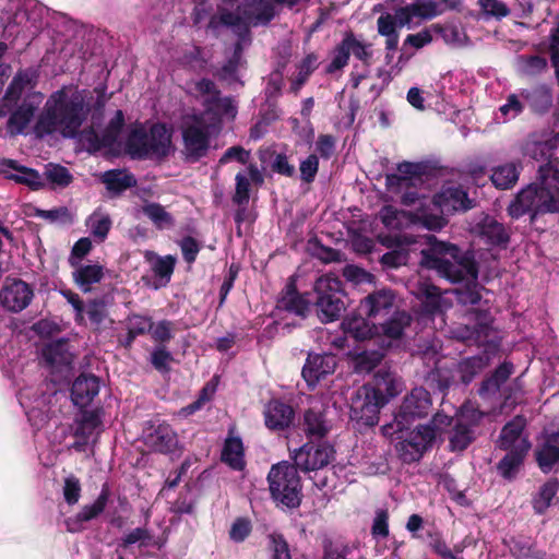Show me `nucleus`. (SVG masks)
I'll return each instance as SVG.
<instances>
[{
    "mask_svg": "<svg viewBox=\"0 0 559 559\" xmlns=\"http://www.w3.org/2000/svg\"><path fill=\"white\" fill-rule=\"evenodd\" d=\"M427 243L429 247L420 252V265L453 284L466 282L464 287L455 290L457 301L464 306L479 304L484 286L478 283L479 264L475 250H463L457 245L441 241L433 235L427 237Z\"/></svg>",
    "mask_w": 559,
    "mask_h": 559,
    "instance_id": "f257e3e1",
    "label": "nucleus"
},
{
    "mask_svg": "<svg viewBox=\"0 0 559 559\" xmlns=\"http://www.w3.org/2000/svg\"><path fill=\"white\" fill-rule=\"evenodd\" d=\"M401 392L394 373L378 370L372 379L359 386L349 404V419L358 429L379 424L381 409Z\"/></svg>",
    "mask_w": 559,
    "mask_h": 559,
    "instance_id": "f03ea898",
    "label": "nucleus"
},
{
    "mask_svg": "<svg viewBox=\"0 0 559 559\" xmlns=\"http://www.w3.org/2000/svg\"><path fill=\"white\" fill-rule=\"evenodd\" d=\"M90 106L81 92L68 96L58 91L46 103L45 112L36 122L37 134H51L60 130L64 138H75L90 115Z\"/></svg>",
    "mask_w": 559,
    "mask_h": 559,
    "instance_id": "7ed1b4c3",
    "label": "nucleus"
},
{
    "mask_svg": "<svg viewBox=\"0 0 559 559\" xmlns=\"http://www.w3.org/2000/svg\"><path fill=\"white\" fill-rule=\"evenodd\" d=\"M171 130L163 122L153 123L148 131L143 127L132 129L126 140V150L134 159L163 160L173 151Z\"/></svg>",
    "mask_w": 559,
    "mask_h": 559,
    "instance_id": "20e7f679",
    "label": "nucleus"
},
{
    "mask_svg": "<svg viewBox=\"0 0 559 559\" xmlns=\"http://www.w3.org/2000/svg\"><path fill=\"white\" fill-rule=\"evenodd\" d=\"M298 468L288 461L273 464L267 474L271 498L276 506L296 509L302 500V484Z\"/></svg>",
    "mask_w": 559,
    "mask_h": 559,
    "instance_id": "39448f33",
    "label": "nucleus"
},
{
    "mask_svg": "<svg viewBox=\"0 0 559 559\" xmlns=\"http://www.w3.org/2000/svg\"><path fill=\"white\" fill-rule=\"evenodd\" d=\"M432 407L431 394L423 386L414 388L407 393L394 413L392 423L384 424L381 427L382 435L393 437L395 433H402L419 419L427 417Z\"/></svg>",
    "mask_w": 559,
    "mask_h": 559,
    "instance_id": "423d86ee",
    "label": "nucleus"
},
{
    "mask_svg": "<svg viewBox=\"0 0 559 559\" xmlns=\"http://www.w3.org/2000/svg\"><path fill=\"white\" fill-rule=\"evenodd\" d=\"M537 179L538 183L528 185L519 191L509 204L507 212L513 219H519L532 211L539 203L542 194L546 192L555 194V190H559V169L550 163L539 166Z\"/></svg>",
    "mask_w": 559,
    "mask_h": 559,
    "instance_id": "0eeeda50",
    "label": "nucleus"
},
{
    "mask_svg": "<svg viewBox=\"0 0 559 559\" xmlns=\"http://www.w3.org/2000/svg\"><path fill=\"white\" fill-rule=\"evenodd\" d=\"M396 169L397 174L385 176V186L390 192L401 193V204L413 206L420 200L417 187L424 182L427 166L423 163L402 162Z\"/></svg>",
    "mask_w": 559,
    "mask_h": 559,
    "instance_id": "6e6552de",
    "label": "nucleus"
},
{
    "mask_svg": "<svg viewBox=\"0 0 559 559\" xmlns=\"http://www.w3.org/2000/svg\"><path fill=\"white\" fill-rule=\"evenodd\" d=\"M314 292L317 294L316 306L321 320L323 322L337 320L345 310V293L342 281L333 274L322 275L314 283Z\"/></svg>",
    "mask_w": 559,
    "mask_h": 559,
    "instance_id": "1a4fd4ad",
    "label": "nucleus"
},
{
    "mask_svg": "<svg viewBox=\"0 0 559 559\" xmlns=\"http://www.w3.org/2000/svg\"><path fill=\"white\" fill-rule=\"evenodd\" d=\"M335 448L332 443L323 440L314 442L309 440L300 448L290 453L293 463L304 473L314 472L326 467L335 460Z\"/></svg>",
    "mask_w": 559,
    "mask_h": 559,
    "instance_id": "9d476101",
    "label": "nucleus"
},
{
    "mask_svg": "<svg viewBox=\"0 0 559 559\" xmlns=\"http://www.w3.org/2000/svg\"><path fill=\"white\" fill-rule=\"evenodd\" d=\"M484 413L477 408L461 407L454 417V424L449 431V448L452 452L466 450L477 438Z\"/></svg>",
    "mask_w": 559,
    "mask_h": 559,
    "instance_id": "9b49d317",
    "label": "nucleus"
},
{
    "mask_svg": "<svg viewBox=\"0 0 559 559\" xmlns=\"http://www.w3.org/2000/svg\"><path fill=\"white\" fill-rule=\"evenodd\" d=\"M181 155L186 163L195 164L206 157L211 148V134L200 117L194 116L192 123L181 129Z\"/></svg>",
    "mask_w": 559,
    "mask_h": 559,
    "instance_id": "f8f14e48",
    "label": "nucleus"
},
{
    "mask_svg": "<svg viewBox=\"0 0 559 559\" xmlns=\"http://www.w3.org/2000/svg\"><path fill=\"white\" fill-rule=\"evenodd\" d=\"M144 444L155 453L174 454L179 448L175 429L166 421H148L143 435Z\"/></svg>",
    "mask_w": 559,
    "mask_h": 559,
    "instance_id": "ddd939ff",
    "label": "nucleus"
},
{
    "mask_svg": "<svg viewBox=\"0 0 559 559\" xmlns=\"http://www.w3.org/2000/svg\"><path fill=\"white\" fill-rule=\"evenodd\" d=\"M34 298L33 287L21 278L7 277L0 290V302L4 309L17 313L27 308Z\"/></svg>",
    "mask_w": 559,
    "mask_h": 559,
    "instance_id": "4468645a",
    "label": "nucleus"
},
{
    "mask_svg": "<svg viewBox=\"0 0 559 559\" xmlns=\"http://www.w3.org/2000/svg\"><path fill=\"white\" fill-rule=\"evenodd\" d=\"M336 366L337 358L334 354L309 353L301 376L308 388L313 390L321 380L334 373Z\"/></svg>",
    "mask_w": 559,
    "mask_h": 559,
    "instance_id": "2eb2a0df",
    "label": "nucleus"
},
{
    "mask_svg": "<svg viewBox=\"0 0 559 559\" xmlns=\"http://www.w3.org/2000/svg\"><path fill=\"white\" fill-rule=\"evenodd\" d=\"M431 202L442 214L466 212L474 207V201L468 198V193L460 185L443 186L432 197Z\"/></svg>",
    "mask_w": 559,
    "mask_h": 559,
    "instance_id": "dca6fc26",
    "label": "nucleus"
},
{
    "mask_svg": "<svg viewBox=\"0 0 559 559\" xmlns=\"http://www.w3.org/2000/svg\"><path fill=\"white\" fill-rule=\"evenodd\" d=\"M277 309L306 319L311 312V301L297 289L295 276H289L277 299Z\"/></svg>",
    "mask_w": 559,
    "mask_h": 559,
    "instance_id": "f3484780",
    "label": "nucleus"
},
{
    "mask_svg": "<svg viewBox=\"0 0 559 559\" xmlns=\"http://www.w3.org/2000/svg\"><path fill=\"white\" fill-rule=\"evenodd\" d=\"M264 425L274 432L288 429L295 420L294 407L278 399L267 402L263 409Z\"/></svg>",
    "mask_w": 559,
    "mask_h": 559,
    "instance_id": "a211bd4d",
    "label": "nucleus"
},
{
    "mask_svg": "<svg viewBox=\"0 0 559 559\" xmlns=\"http://www.w3.org/2000/svg\"><path fill=\"white\" fill-rule=\"evenodd\" d=\"M535 461L544 474L559 466V430L544 432L534 452Z\"/></svg>",
    "mask_w": 559,
    "mask_h": 559,
    "instance_id": "6ab92c4d",
    "label": "nucleus"
},
{
    "mask_svg": "<svg viewBox=\"0 0 559 559\" xmlns=\"http://www.w3.org/2000/svg\"><path fill=\"white\" fill-rule=\"evenodd\" d=\"M526 428V418L523 415H516L501 428L496 448L499 450H511L520 447L523 442L527 444V450L532 449V442L527 436H523Z\"/></svg>",
    "mask_w": 559,
    "mask_h": 559,
    "instance_id": "aec40b11",
    "label": "nucleus"
},
{
    "mask_svg": "<svg viewBox=\"0 0 559 559\" xmlns=\"http://www.w3.org/2000/svg\"><path fill=\"white\" fill-rule=\"evenodd\" d=\"M471 314H473L475 323L460 330L461 338L465 342L484 345L492 331L491 313L488 309H473Z\"/></svg>",
    "mask_w": 559,
    "mask_h": 559,
    "instance_id": "412c9836",
    "label": "nucleus"
},
{
    "mask_svg": "<svg viewBox=\"0 0 559 559\" xmlns=\"http://www.w3.org/2000/svg\"><path fill=\"white\" fill-rule=\"evenodd\" d=\"M506 454L496 464L498 475L506 481H514L524 467L525 460L530 453L524 442L511 450H503Z\"/></svg>",
    "mask_w": 559,
    "mask_h": 559,
    "instance_id": "4be33fe9",
    "label": "nucleus"
},
{
    "mask_svg": "<svg viewBox=\"0 0 559 559\" xmlns=\"http://www.w3.org/2000/svg\"><path fill=\"white\" fill-rule=\"evenodd\" d=\"M0 166L8 167L15 170L17 174L8 173L1 169L5 179L12 180L15 183L28 187L31 190H39L44 188L45 182L43 181L41 175L38 170L21 165L17 160L11 158H0Z\"/></svg>",
    "mask_w": 559,
    "mask_h": 559,
    "instance_id": "5701e85b",
    "label": "nucleus"
},
{
    "mask_svg": "<svg viewBox=\"0 0 559 559\" xmlns=\"http://www.w3.org/2000/svg\"><path fill=\"white\" fill-rule=\"evenodd\" d=\"M99 180L105 185L109 198H118L128 189L138 186L135 176L124 168L106 170L100 175Z\"/></svg>",
    "mask_w": 559,
    "mask_h": 559,
    "instance_id": "b1692460",
    "label": "nucleus"
},
{
    "mask_svg": "<svg viewBox=\"0 0 559 559\" xmlns=\"http://www.w3.org/2000/svg\"><path fill=\"white\" fill-rule=\"evenodd\" d=\"M99 393V379L92 373H81L72 383L71 399L74 405L83 408Z\"/></svg>",
    "mask_w": 559,
    "mask_h": 559,
    "instance_id": "393cba45",
    "label": "nucleus"
},
{
    "mask_svg": "<svg viewBox=\"0 0 559 559\" xmlns=\"http://www.w3.org/2000/svg\"><path fill=\"white\" fill-rule=\"evenodd\" d=\"M394 305V295L390 289H381L366 296L359 304L358 311L368 318L388 314Z\"/></svg>",
    "mask_w": 559,
    "mask_h": 559,
    "instance_id": "a878e982",
    "label": "nucleus"
},
{
    "mask_svg": "<svg viewBox=\"0 0 559 559\" xmlns=\"http://www.w3.org/2000/svg\"><path fill=\"white\" fill-rule=\"evenodd\" d=\"M364 316L365 314L360 311H358V313L347 316L342 322V328L345 334L352 336L356 341L370 340L377 335L379 333L377 324L370 323V318H365Z\"/></svg>",
    "mask_w": 559,
    "mask_h": 559,
    "instance_id": "bb28decb",
    "label": "nucleus"
},
{
    "mask_svg": "<svg viewBox=\"0 0 559 559\" xmlns=\"http://www.w3.org/2000/svg\"><path fill=\"white\" fill-rule=\"evenodd\" d=\"M522 170L521 160L507 162L491 169L490 180L497 189L509 190L516 185Z\"/></svg>",
    "mask_w": 559,
    "mask_h": 559,
    "instance_id": "cd10ccee",
    "label": "nucleus"
},
{
    "mask_svg": "<svg viewBox=\"0 0 559 559\" xmlns=\"http://www.w3.org/2000/svg\"><path fill=\"white\" fill-rule=\"evenodd\" d=\"M477 227L479 236L490 246L506 248L510 242V234L504 225L492 216L486 215Z\"/></svg>",
    "mask_w": 559,
    "mask_h": 559,
    "instance_id": "c85d7f7f",
    "label": "nucleus"
},
{
    "mask_svg": "<svg viewBox=\"0 0 559 559\" xmlns=\"http://www.w3.org/2000/svg\"><path fill=\"white\" fill-rule=\"evenodd\" d=\"M301 425L309 440H322L331 430L325 414L314 408H309L305 412Z\"/></svg>",
    "mask_w": 559,
    "mask_h": 559,
    "instance_id": "c756f323",
    "label": "nucleus"
},
{
    "mask_svg": "<svg viewBox=\"0 0 559 559\" xmlns=\"http://www.w3.org/2000/svg\"><path fill=\"white\" fill-rule=\"evenodd\" d=\"M72 280L76 286L84 293H90L94 284L99 283L104 277V267L99 264L83 265L79 263L72 266Z\"/></svg>",
    "mask_w": 559,
    "mask_h": 559,
    "instance_id": "7c9ffc66",
    "label": "nucleus"
},
{
    "mask_svg": "<svg viewBox=\"0 0 559 559\" xmlns=\"http://www.w3.org/2000/svg\"><path fill=\"white\" fill-rule=\"evenodd\" d=\"M221 461L234 471L245 469V449L239 437L226 438L221 453Z\"/></svg>",
    "mask_w": 559,
    "mask_h": 559,
    "instance_id": "2f4dec72",
    "label": "nucleus"
},
{
    "mask_svg": "<svg viewBox=\"0 0 559 559\" xmlns=\"http://www.w3.org/2000/svg\"><path fill=\"white\" fill-rule=\"evenodd\" d=\"M513 372V365L511 362L504 361L500 364L490 376L485 378L480 386L478 389V394L480 396H486L489 394H496L500 391L502 384H504Z\"/></svg>",
    "mask_w": 559,
    "mask_h": 559,
    "instance_id": "473e14b6",
    "label": "nucleus"
},
{
    "mask_svg": "<svg viewBox=\"0 0 559 559\" xmlns=\"http://www.w3.org/2000/svg\"><path fill=\"white\" fill-rule=\"evenodd\" d=\"M35 114V106L24 102L13 110L8 119V131L11 135L22 134L32 121Z\"/></svg>",
    "mask_w": 559,
    "mask_h": 559,
    "instance_id": "72a5a7b5",
    "label": "nucleus"
},
{
    "mask_svg": "<svg viewBox=\"0 0 559 559\" xmlns=\"http://www.w3.org/2000/svg\"><path fill=\"white\" fill-rule=\"evenodd\" d=\"M141 211L159 230L171 228L175 225L174 216L157 202L145 203Z\"/></svg>",
    "mask_w": 559,
    "mask_h": 559,
    "instance_id": "f704fd0d",
    "label": "nucleus"
},
{
    "mask_svg": "<svg viewBox=\"0 0 559 559\" xmlns=\"http://www.w3.org/2000/svg\"><path fill=\"white\" fill-rule=\"evenodd\" d=\"M558 489L559 480L557 478H551L539 487L537 493L532 499L535 513L544 514L548 510Z\"/></svg>",
    "mask_w": 559,
    "mask_h": 559,
    "instance_id": "c9c22d12",
    "label": "nucleus"
},
{
    "mask_svg": "<svg viewBox=\"0 0 559 559\" xmlns=\"http://www.w3.org/2000/svg\"><path fill=\"white\" fill-rule=\"evenodd\" d=\"M319 58L314 52L308 53L297 66L298 73L292 80L290 92L297 94L300 88L306 84L309 76L317 70L319 67Z\"/></svg>",
    "mask_w": 559,
    "mask_h": 559,
    "instance_id": "e433bc0d",
    "label": "nucleus"
},
{
    "mask_svg": "<svg viewBox=\"0 0 559 559\" xmlns=\"http://www.w3.org/2000/svg\"><path fill=\"white\" fill-rule=\"evenodd\" d=\"M33 83V76L27 71H20L15 74L11 83L9 84L3 102L5 103V106L9 105H16L20 100L24 90L32 85Z\"/></svg>",
    "mask_w": 559,
    "mask_h": 559,
    "instance_id": "4c0bfd02",
    "label": "nucleus"
},
{
    "mask_svg": "<svg viewBox=\"0 0 559 559\" xmlns=\"http://www.w3.org/2000/svg\"><path fill=\"white\" fill-rule=\"evenodd\" d=\"M486 365L487 359L479 355L462 359L457 365L461 382L465 385L469 384Z\"/></svg>",
    "mask_w": 559,
    "mask_h": 559,
    "instance_id": "58836bf2",
    "label": "nucleus"
},
{
    "mask_svg": "<svg viewBox=\"0 0 559 559\" xmlns=\"http://www.w3.org/2000/svg\"><path fill=\"white\" fill-rule=\"evenodd\" d=\"M531 109L536 114H545L552 105V95L548 87L540 85L524 95Z\"/></svg>",
    "mask_w": 559,
    "mask_h": 559,
    "instance_id": "ea45409f",
    "label": "nucleus"
},
{
    "mask_svg": "<svg viewBox=\"0 0 559 559\" xmlns=\"http://www.w3.org/2000/svg\"><path fill=\"white\" fill-rule=\"evenodd\" d=\"M384 354L381 350H362L353 357L354 370L357 373H369L382 361Z\"/></svg>",
    "mask_w": 559,
    "mask_h": 559,
    "instance_id": "a19ab883",
    "label": "nucleus"
},
{
    "mask_svg": "<svg viewBox=\"0 0 559 559\" xmlns=\"http://www.w3.org/2000/svg\"><path fill=\"white\" fill-rule=\"evenodd\" d=\"M409 323L411 316L405 311H397L388 321L381 323V330L386 337L397 340Z\"/></svg>",
    "mask_w": 559,
    "mask_h": 559,
    "instance_id": "79ce46f5",
    "label": "nucleus"
},
{
    "mask_svg": "<svg viewBox=\"0 0 559 559\" xmlns=\"http://www.w3.org/2000/svg\"><path fill=\"white\" fill-rule=\"evenodd\" d=\"M527 214H530L531 223H534L538 215L559 214V190L556 189L555 194L551 192L542 194L539 203Z\"/></svg>",
    "mask_w": 559,
    "mask_h": 559,
    "instance_id": "37998d69",
    "label": "nucleus"
},
{
    "mask_svg": "<svg viewBox=\"0 0 559 559\" xmlns=\"http://www.w3.org/2000/svg\"><path fill=\"white\" fill-rule=\"evenodd\" d=\"M110 498V488L107 483L103 484L102 490L92 504L84 506L80 513L85 522H90L99 516L106 509L108 500Z\"/></svg>",
    "mask_w": 559,
    "mask_h": 559,
    "instance_id": "c03bdc74",
    "label": "nucleus"
},
{
    "mask_svg": "<svg viewBox=\"0 0 559 559\" xmlns=\"http://www.w3.org/2000/svg\"><path fill=\"white\" fill-rule=\"evenodd\" d=\"M91 235L98 241L103 242L112 226V221L108 214L94 212L86 221Z\"/></svg>",
    "mask_w": 559,
    "mask_h": 559,
    "instance_id": "a18cd8bd",
    "label": "nucleus"
},
{
    "mask_svg": "<svg viewBox=\"0 0 559 559\" xmlns=\"http://www.w3.org/2000/svg\"><path fill=\"white\" fill-rule=\"evenodd\" d=\"M404 438L412 443L418 444L425 453L432 447L436 440V430L431 425H418L414 430L407 432Z\"/></svg>",
    "mask_w": 559,
    "mask_h": 559,
    "instance_id": "49530a36",
    "label": "nucleus"
},
{
    "mask_svg": "<svg viewBox=\"0 0 559 559\" xmlns=\"http://www.w3.org/2000/svg\"><path fill=\"white\" fill-rule=\"evenodd\" d=\"M402 433H396L399 439L397 443L395 444V450L397 452L399 459L404 464H412L415 462L420 461V459L424 456V452L421 451V448L418 447L416 443H412L408 440H406Z\"/></svg>",
    "mask_w": 559,
    "mask_h": 559,
    "instance_id": "de8ad7c7",
    "label": "nucleus"
},
{
    "mask_svg": "<svg viewBox=\"0 0 559 559\" xmlns=\"http://www.w3.org/2000/svg\"><path fill=\"white\" fill-rule=\"evenodd\" d=\"M242 25V16L238 12H231L221 5L217 7V14L211 16L207 28L215 32L221 26L236 27Z\"/></svg>",
    "mask_w": 559,
    "mask_h": 559,
    "instance_id": "09e8293b",
    "label": "nucleus"
},
{
    "mask_svg": "<svg viewBox=\"0 0 559 559\" xmlns=\"http://www.w3.org/2000/svg\"><path fill=\"white\" fill-rule=\"evenodd\" d=\"M134 544H139L140 547L157 545L154 535L146 527H135L120 539L119 547L127 549Z\"/></svg>",
    "mask_w": 559,
    "mask_h": 559,
    "instance_id": "8fccbe9b",
    "label": "nucleus"
},
{
    "mask_svg": "<svg viewBox=\"0 0 559 559\" xmlns=\"http://www.w3.org/2000/svg\"><path fill=\"white\" fill-rule=\"evenodd\" d=\"M66 346L67 342L64 340H58L47 344L41 350L43 358L49 366L68 364Z\"/></svg>",
    "mask_w": 559,
    "mask_h": 559,
    "instance_id": "3c124183",
    "label": "nucleus"
},
{
    "mask_svg": "<svg viewBox=\"0 0 559 559\" xmlns=\"http://www.w3.org/2000/svg\"><path fill=\"white\" fill-rule=\"evenodd\" d=\"M102 425V419L97 409L83 411L81 419L78 421L74 436L81 438H88L93 431Z\"/></svg>",
    "mask_w": 559,
    "mask_h": 559,
    "instance_id": "603ef678",
    "label": "nucleus"
},
{
    "mask_svg": "<svg viewBox=\"0 0 559 559\" xmlns=\"http://www.w3.org/2000/svg\"><path fill=\"white\" fill-rule=\"evenodd\" d=\"M203 107L206 112L216 116L228 115L234 108L229 97H221L219 90L216 91V94L204 98Z\"/></svg>",
    "mask_w": 559,
    "mask_h": 559,
    "instance_id": "864d4df0",
    "label": "nucleus"
},
{
    "mask_svg": "<svg viewBox=\"0 0 559 559\" xmlns=\"http://www.w3.org/2000/svg\"><path fill=\"white\" fill-rule=\"evenodd\" d=\"M45 177L50 183L61 188L68 187L73 181L72 174L60 164L46 165Z\"/></svg>",
    "mask_w": 559,
    "mask_h": 559,
    "instance_id": "5fc2aeb1",
    "label": "nucleus"
},
{
    "mask_svg": "<svg viewBox=\"0 0 559 559\" xmlns=\"http://www.w3.org/2000/svg\"><path fill=\"white\" fill-rule=\"evenodd\" d=\"M349 41L346 40V37L344 36L340 44L336 45L334 48V56L332 61L326 66L325 72L328 74H332L338 70H342L344 67L348 64V60L350 57L349 51Z\"/></svg>",
    "mask_w": 559,
    "mask_h": 559,
    "instance_id": "6e6d98bb",
    "label": "nucleus"
},
{
    "mask_svg": "<svg viewBox=\"0 0 559 559\" xmlns=\"http://www.w3.org/2000/svg\"><path fill=\"white\" fill-rule=\"evenodd\" d=\"M235 192L233 194V203L238 206H246L250 199V179L243 171H239L235 176Z\"/></svg>",
    "mask_w": 559,
    "mask_h": 559,
    "instance_id": "4d7b16f0",
    "label": "nucleus"
},
{
    "mask_svg": "<svg viewBox=\"0 0 559 559\" xmlns=\"http://www.w3.org/2000/svg\"><path fill=\"white\" fill-rule=\"evenodd\" d=\"M510 554L514 559L538 558V552L534 545L526 539L511 538L509 544Z\"/></svg>",
    "mask_w": 559,
    "mask_h": 559,
    "instance_id": "13d9d810",
    "label": "nucleus"
},
{
    "mask_svg": "<svg viewBox=\"0 0 559 559\" xmlns=\"http://www.w3.org/2000/svg\"><path fill=\"white\" fill-rule=\"evenodd\" d=\"M408 259V251L404 248H397L382 254L379 262L383 270H395L406 265Z\"/></svg>",
    "mask_w": 559,
    "mask_h": 559,
    "instance_id": "bf43d9fd",
    "label": "nucleus"
},
{
    "mask_svg": "<svg viewBox=\"0 0 559 559\" xmlns=\"http://www.w3.org/2000/svg\"><path fill=\"white\" fill-rule=\"evenodd\" d=\"M123 126L124 115L122 110L119 109L103 131V142L105 145H114L117 142Z\"/></svg>",
    "mask_w": 559,
    "mask_h": 559,
    "instance_id": "052dcab7",
    "label": "nucleus"
},
{
    "mask_svg": "<svg viewBox=\"0 0 559 559\" xmlns=\"http://www.w3.org/2000/svg\"><path fill=\"white\" fill-rule=\"evenodd\" d=\"M127 330L133 335L141 336L150 333L154 328L153 319L148 316H143L140 313H131L127 318Z\"/></svg>",
    "mask_w": 559,
    "mask_h": 559,
    "instance_id": "680f3d73",
    "label": "nucleus"
},
{
    "mask_svg": "<svg viewBox=\"0 0 559 559\" xmlns=\"http://www.w3.org/2000/svg\"><path fill=\"white\" fill-rule=\"evenodd\" d=\"M412 221L431 231H439L448 224V219L443 215L427 213L425 211L415 213Z\"/></svg>",
    "mask_w": 559,
    "mask_h": 559,
    "instance_id": "e2e57ef3",
    "label": "nucleus"
},
{
    "mask_svg": "<svg viewBox=\"0 0 559 559\" xmlns=\"http://www.w3.org/2000/svg\"><path fill=\"white\" fill-rule=\"evenodd\" d=\"M267 539L271 559H292L289 545L283 534L272 533Z\"/></svg>",
    "mask_w": 559,
    "mask_h": 559,
    "instance_id": "0e129e2a",
    "label": "nucleus"
},
{
    "mask_svg": "<svg viewBox=\"0 0 559 559\" xmlns=\"http://www.w3.org/2000/svg\"><path fill=\"white\" fill-rule=\"evenodd\" d=\"M87 316L95 330H99L108 317V311L104 300L96 298L87 304Z\"/></svg>",
    "mask_w": 559,
    "mask_h": 559,
    "instance_id": "69168bd1",
    "label": "nucleus"
},
{
    "mask_svg": "<svg viewBox=\"0 0 559 559\" xmlns=\"http://www.w3.org/2000/svg\"><path fill=\"white\" fill-rule=\"evenodd\" d=\"M174 360L173 355L165 345L157 346L151 354V364L160 373L170 371L169 364Z\"/></svg>",
    "mask_w": 559,
    "mask_h": 559,
    "instance_id": "338daca9",
    "label": "nucleus"
},
{
    "mask_svg": "<svg viewBox=\"0 0 559 559\" xmlns=\"http://www.w3.org/2000/svg\"><path fill=\"white\" fill-rule=\"evenodd\" d=\"M251 532V521L247 518L239 516L233 522L228 534L233 542L242 543L250 536Z\"/></svg>",
    "mask_w": 559,
    "mask_h": 559,
    "instance_id": "774afa93",
    "label": "nucleus"
}]
</instances>
